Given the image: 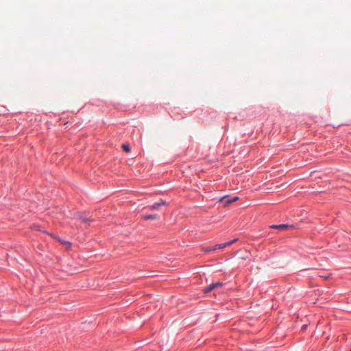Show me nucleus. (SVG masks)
Returning <instances> with one entry per match:
<instances>
[{
    "mask_svg": "<svg viewBox=\"0 0 351 351\" xmlns=\"http://www.w3.org/2000/svg\"><path fill=\"white\" fill-rule=\"evenodd\" d=\"M238 197H234L233 198H231L229 196H224L222 198L220 199L219 202L223 204L225 206L229 205L230 204L236 202L238 200Z\"/></svg>",
    "mask_w": 351,
    "mask_h": 351,
    "instance_id": "obj_1",
    "label": "nucleus"
},
{
    "mask_svg": "<svg viewBox=\"0 0 351 351\" xmlns=\"http://www.w3.org/2000/svg\"><path fill=\"white\" fill-rule=\"evenodd\" d=\"M221 286H222V283L219 282H216V283H213V284L210 285L208 287H207L206 288H205L204 291V293H208L214 289L221 287Z\"/></svg>",
    "mask_w": 351,
    "mask_h": 351,
    "instance_id": "obj_2",
    "label": "nucleus"
},
{
    "mask_svg": "<svg viewBox=\"0 0 351 351\" xmlns=\"http://www.w3.org/2000/svg\"><path fill=\"white\" fill-rule=\"evenodd\" d=\"M165 204H166V202L165 201L160 200V202L154 204L153 205L149 206L148 208L150 210H154L158 209L161 206L165 205Z\"/></svg>",
    "mask_w": 351,
    "mask_h": 351,
    "instance_id": "obj_3",
    "label": "nucleus"
},
{
    "mask_svg": "<svg viewBox=\"0 0 351 351\" xmlns=\"http://www.w3.org/2000/svg\"><path fill=\"white\" fill-rule=\"evenodd\" d=\"M271 228L278 229L280 231H284L289 228V226L287 224L273 225Z\"/></svg>",
    "mask_w": 351,
    "mask_h": 351,
    "instance_id": "obj_4",
    "label": "nucleus"
},
{
    "mask_svg": "<svg viewBox=\"0 0 351 351\" xmlns=\"http://www.w3.org/2000/svg\"><path fill=\"white\" fill-rule=\"evenodd\" d=\"M226 247H227V245L226 244V243H221V244H217L215 245L214 247H213V251H216L217 250H221V249H223L225 248Z\"/></svg>",
    "mask_w": 351,
    "mask_h": 351,
    "instance_id": "obj_5",
    "label": "nucleus"
},
{
    "mask_svg": "<svg viewBox=\"0 0 351 351\" xmlns=\"http://www.w3.org/2000/svg\"><path fill=\"white\" fill-rule=\"evenodd\" d=\"M121 147L123 152H130L131 151L130 146L128 143H123L121 145Z\"/></svg>",
    "mask_w": 351,
    "mask_h": 351,
    "instance_id": "obj_6",
    "label": "nucleus"
},
{
    "mask_svg": "<svg viewBox=\"0 0 351 351\" xmlns=\"http://www.w3.org/2000/svg\"><path fill=\"white\" fill-rule=\"evenodd\" d=\"M143 218L144 219H157V216L156 215H143Z\"/></svg>",
    "mask_w": 351,
    "mask_h": 351,
    "instance_id": "obj_7",
    "label": "nucleus"
},
{
    "mask_svg": "<svg viewBox=\"0 0 351 351\" xmlns=\"http://www.w3.org/2000/svg\"><path fill=\"white\" fill-rule=\"evenodd\" d=\"M202 250L206 253L210 252H213V247H203Z\"/></svg>",
    "mask_w": 351,
    "mask_h": 351,
    "instance_id": "obj_8",
    "label": "nucleus"
},
{
    "mask_svg": "<svg viewBox=\"0 0 351 351\" xmlns=\"http://www.w3.org/2000/svg\"><path fill=\"white\" fill-rule=\"evenodd\" d=\"M237 241V239H234L230 242H226V244L227 245V247H228V246L232 245L233 243H234Z\"/></svg>",
    "mask_w": 351,
    "mask_h": 351,
    "instance_id": "obj_9",
    "label": "nucleus"
},
{
    "mask_svg": "<svg viewBox=\"0 0 351 351\" xmlns=\"http://www.w3.org/2000/svg\"><path fill=\"white\" fill-rule=\"evenodd\" d=\"M81 219L84 221V222H87L88 221V219L85 217H81Z\"/></svg>",
    "mask_w": 351,
    "mask_h": 351,
    "instance_id": "obj_10",
    "label": "nucleus"
}]
</instances>
